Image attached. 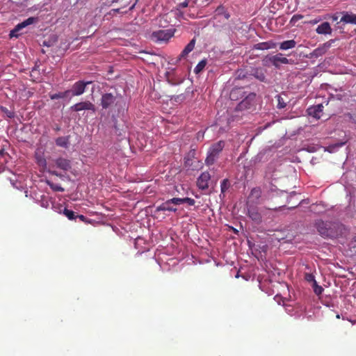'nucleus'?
I'll return each instance as SVG.
<instances>
[{
  "label": "nucleus",
  "instance_id": "f257e3e1",
  "mask_svg": "<svg viewBox=\"0 0 356 356\" xmlns=\"http://www.w3.org/2000/svg\"><path fill=\"white\" fill-rule=\"evenodd\" d=\"M314 226L321 236L324 238H335L341 236L344 227L337 222L317 220Z\"/></svg>",
  "mask_w": 356,
  "mask_h": 356
},
{
  "label": "nucleus",
  "instance_id": "f03ea898",
  "mask_svg": "<svg viewBox=\"0 0 356 356\" xmlns=\"http://www.w3.org/2000/svg\"><path fill=\"white\" fill-rule=\"evenodd\" d=\"M224 147L225 142L223 140H220L216 143H213L208 151L207 156L205 159V163L207 165H213L216 160L218 158Z\"/></svg>",
  "mask_w": 356,
  "mask_h": 356
},
{
  "label": "nucleus",
  "instance_id": "7ed1b4c3",
  "mask_svg": "<svg viewBox=\"0 0 356 356\" xmlns=\"http://www.w3.org/2000/svg\"><path fill=\"white\" fill-rule=\"evenodd\" d=\"M255 97V93H248L245 95L243 100L238 104L236 107V110L242 111L250 108L254 105Z\"/></svg>",
  "mask_w": 356,
  "mask_h": 356
},
{
  "label": "nucleus",
  "instance_id": "20e7f679",
  "mask_svg": "<svg viewBox=\"0 0 356 356\" xmlns=\"http://www.w3.org/2000/svg\"><path fill=\"white\" fill-rule=\"evenodd\" d=\"M173 35L174 32L171 30H159L152 33V38L156 42H165L169 40Z\"/></svg>",
  "mask_w": 356,
  "mask_h": 356
},
{
  "label": "nucleus",
  "instance_id": "39448f33",
  "mask_svg": "<svg viewBox=\"0 0 356 356\" xmlns=\"http://www.w3.org/2000/svg\"><path fill=\"white\" fill-rule=\"evenodd\" d=\"M37 22H38L37 17H29L28 19H25L24 21L22 22L21 23H19L18 24H17L15 26V29L10 31V36L11 38L12 37H17L19 35L18 32L21 29H22L31 24H33Z\"/></svg>",
  "mask_w": 356,
  "mask_h": 356
},
{
  "label": "nucleus",
  "instance_id": "423d86ee",
  "mask_svg": "<svg viewBox=\"0 0 356 356\" xmlns=\"http://www.w3.org/2000/svg\"><path fill=\"white\" fill-rule=\"evenodd\" d=\"M92 83V81H78L73 84L72 89L71 90H70V92H72V95L73 96L81 95L82 94L84 93L86 86L89 84H91Z\"/></svg>",
  "mask_w": 356,
  "mask_h": 356
},
{
  "label": "nucleus",
  "instance_id": "0eeeda50",
  "mask_svg": "<svg viewBox=\"0 0 356 356\" xmlns=\"http://www.w3.org/2000/svg\"><path fill=\"white\" fill-rule=\"evenodd\" d=\"M117 97L112 93H105L101 98V106L103 108L107 109L113 106L116 102Z\"/></svg>",
  "mask_w": 356,
  "mask_h": 356
},
{
  "label": "nucleus",
  "instance_id": "6e6552de",
  "mask_svg": "<svg viewBox=\"0 0 356 356\" xmlns=\"http://www.w3.org/2000/svg\"><path fill=\"white\" fill-rule=\"evenodd\" d=\"M71 109L76 112L81 111L83 110L92 111L93 112H95L96 110L95 105L89 101L76 103L71 106Z\"/></svg>",
  "mask_w": 356,
  "mask_h": 356
},
{
  "label": "nucleus",
  "instance_id": "1a4fd4ad",
  "mask_svg": "<svg viewBox=\"0 0 356 356\" xmlns=\"http://www.w3.org/2000/svg\"><path fill=\"white\" fill-rule=\"evenodd\" d=\"M334 42V40H330L323 43V44L320 45L318 47H317L312 51V56L317 58L325 54L327 52V51L331 47L332 44Z\"/></svg>",
  "mask_w": 356,
  "mask_h": 356
},
{
  "label": "nucleus",
  "instance_id": "9d476101",
  "mask_svg": "<svg viewBox=\"0 0 356 356\" xmlns=\"http://www.w3.org/2000/svg\"><path fill=\"white\" fill-rule=\"evenodd\" d=\"M54 162L58 168L64 172L70 170L72 168L71 161L63 157H58L54 159Z\"/></svg>",
  "mask_w": 356,
  "mask_h": 356
},
{
  "label": "nucleus",
  "instance_id": "9b49d317",
  "mask_svg": "<svg viewBox=\"0 0 356 356\" xmlns=\"http://www.w3.org/2000/svg\"><path fill=\"white\" fill-rule=\"evenodd\" d=\"M211 179V175L208 172H202L197 178V186L201 190L207 189L209 187V181Z\"/></svg>",
  "mask_w": 356,
  "mask_h": 356
},
{
  "label": "nucleus",
  "instance_id": "f8f14e48",
  "mask_svg": "<svg viewBox=\"0 0 356 356\" xmlns=\"http://www.w3.org/2000/svg\"><path fill=\"white\" fill-rule=\"evenodd\" d=\"M248 216L256 223L261 222V215L257 207H253L248 203Z\"/></svg>",
  "mask_w": 356,
  "mask_h": 356
},
{
  "label": "nucleus",
  "instance_id": "ddd939ff",
  "mask_svg": "<svg viewBox=\"0 0 356 356\" xmlns=\"http://www.w3.org/2000/svg\"><path fill=\"white\" fill-rule=\"evenodd\" d=\"M266 70L262 67H255L252 70L251 74L261 82H266Z\"/></svg>",
  "mask_w": 356,
  "mask_h": 356
},
{
  "label": "nucleus",
  "instance_id": "4468645a",
  "mask_svg": "<svg viewBox=\"0 0 356 356\" xmlns=\"http://www.w3.org/2000/svg\"><path fill=\"white\" fill-rule=\"evenodd\" d=\"M323 106L321 104L311 106L308 108V114L316 119H320L322 116Z\"/></svg>",
  "mask_w": 356,
  "mask_h": 356
},
{
  "label": "nucleus",
  "instance_id": "2eb2a0df",
  "mask_svg": "<svg viewBox=\"0 0 356 356\" xmlns=\"http://www.w3.org/2000/svg\"><path fill=\"white\" fill-rule=\"evenodd\" d=\"M277 47V43L269 40L267 42H262L257 44H254L252 49L257 50H267L270 49H274Z\"/></svg>",
  "mask_w": 356,
  "mask_h": 356
},
{
  "label": "nucleus",
  "instance_id": "dca6fc26",
  "mask_svg": "<svg viewBox=\"0 0 356 356\" xmlns=\"http://www.w3.org/2000/svg\"><path fill=\"white\" fill-rule=\"evenodd\" d=\"M340 22L345 24H356V15L353 13L343 12Z\"/></svg>",
  "mask_w": 356,
  "mask_h": 356
},
{
  "label": "nucleus",
  "instance_id": "f3484780",
  "mask_svg": "<svg viewBox=\"0 0 356 356\" xmlns=\"http://www.w3.org/2000/svg\"><path fill=\"white\" fill-rule=\"evenodd\" d=\"M246 92L244 91L243 88H234L230 92V99L234 101L238 100L243 98Z\"/></svg>",
  "mask_w": 356,
  "mask_h": 356
},
{
  "label": "nucleus",
  "instance_id": "a211bd4d",
  "mask_svg": "<svg viewBox=\"0 0 356 356\" xmlns=\"http://www.w3.org/2000/svg\"><path fill=\"white\" fill-rule=\"evenodd\" d=\"M273 66L276 68H280L281 64H290L291 60L286 57H283L282 54L274 55Z\"/></svg>",
  "mask_w": 356,
  "mask_h": 356
},
{
  "label": "nucleus",
  "instance_id": "6ab92c4d",
  "mask_svg": "<svg viewBox=\"0 0 356 356\" xmlns=\"http://www.w3.org/2000/svg\"><path fill=\"white\" fill-rule=\"evenodd\" d=\"M261 189L259 187H254L252 188L248 196V202L252 201L257 203L258 200L261 197ZM249 204V202H248Z\"/></svg>",
  "mask_w": 356,
  "mask_h": 356
},
{
  "label": "nucleus",
  "instance_id": "aec40b11",
  "mask_svg": "<svg viewBox=\"0 0 356 356\" xmlns=\"http://www.w3.org/2000/svg\"><path fill=\"white\" fill-rule=\"evenodd\" d=\"M172 203L170 202V200H167L166 202L162 203L161 205L158 206L156 208V212L158 211H177V208L172 206Z\"/></svg>",
  "mask_w": 356,
  "mask_h": 356
},
{
  "label": "nucleus",
  "instance_id": "412c9836",
  "mask_svg": "<svg viewBox=\"0 0 356 356\" xmlns=\"http://www.w3.org/2000/svg\"><path fill=\"white\" fill-rule=\"evenodd\" d=\"M195 42V38H193L180 54L179 59L186 58L188 54L194 49Z\"/></svg>",
  "mask_w": 356,
  "mask_h": 356
},
{
  "label": "nucleus",
  "instance_id": "4be33fe9",
  "mask_svg": "<svg viewBox=\"0 0 356 356\" xmlns=\"http://www.w3.org/2000/svg\"><path fill=\"white\" fill-rule=\"evenodd\" d=\"M318 34H331L332 29L330 24L327 22H323L316 29Z\"/></svg>",
  "mask_w": 356,
  "mask_h": 356
},
{
  "label": "nucleus",
  "instance_id": "5701e85b",
  "mask_svg": "<svg viewBox=\"0 0 356 356\" xmlns=\"http://www.w3.org/2000/svg\"><path fill=\"white\" fill-rule=\"evenodd\" d=\"M296 42L294 40H286L280 44V49L288 50L296 47Z\"/></svg>",
  "mask_w": 356,
  "mask_h": 356
},
{
  "label": "nucleus",
  "instance_id": "b1692460",
  "mask_svg": "<svg viewBox=\"0 0 356 356\" xmlns=\"http://www.w3.org/2000/svg\"><path fill=\"white\" fill-rule=\"evenodd\" d=\"M56 144L58 147H67L69 144V137L68 136H62L58 137L56 139Z\"/></svg>",
  "mask_w": 356,
  "mask_h": 356
},
{
  "label": "nucleus",
  "instance_id": "393cba45",
  "mask_svg": "<svg viewBox=\"0 0 356 356\" xmlns=\"http://www.w3.org/2000/svg\"><path fill=\"white\" fill-rule=\"evenodd\" d=\"M70 92V90H66L63 92H58L54 94H50L49 97L51 99H63L65 98L67 94Z\"/></svg>",
  "mask_w": 356,
  "mask_h": 356
},
{
  "label": "nucleus",
  "instance_id": "a878e982",
  "mask_svg": "<svg viewBox=\"0 0 356 356\" xmlns=\"http://www.w3.org/2000/svg\"><path fill=\"white\" fill-rule=\"evenodd\" d=\"M230 187V182L228 179H225L221 181L220 191L221 193L224 194Z\"/></svg>",
  "mask_w": 356,
  "mask_h": 356
},
{
  "label": "nucleus",
  "instance_id": "bb28decb",
  "mask_svg": "<svg viewBox=\"0 0 356 356\" xmlns=\"http://www.w3.org/2000/svg\"><path fill=\"white\" fill-rule=\"evenodd\" d=\"M206 65H207V60H202L195 66V67L194 69V72L195 74H199L200 72H202L204 70V68L205 67Z\"/></svg>",
  "mask_w": 356,
  "mask_h": 356
},
{
  "label": "nucleus",
  "instance_id": "cd10ccee",
  "mask_svg": "<svg viewBox=\"0 0 356 356\" xmlns=\"http://www.w3.org/2000/svg\"><path fill=\"white\" fill-rule=\"evenodd\" d=\"M47 184L54 191L63 192L65 191V189L61 186L54 184L50 181H47Z\"/></svg>",
  "mask_w": 356,
  "mask_h": 356
},
{
  "label": "nucleus",
  "instance_id": "c85d7f7f",
  "mask_svg": "<svg viewBox=\"0 0 356 356\" xmlns=\"http://www.w3.org/2000/svg\"><path fill=\"white\" fill-rule=\"evenodd\" d=\"M35 159L36 162L39 166L42 167L43 168H45L47 167V161L43 156L37 155Z\"/></svg>",
  "mask_w": 356,
  "mask_h": 356
},
{
  "label": "nucleus",
  "instance_id": "c756f323",
  "mask_svg": "<svg viewBox=\"0 0 356 356\" xmlns=\"http://www.w3.org/2000/svg\"><path fill=\"white\" fill-rule=\"evenodd\" d=\"M63 213L69 219V220H75L76 215L73 211L69 210L67 208H65Z\"/></svg>",
  "mask_w": 356,
  "mask_h": 356
},
{
  "label": "nucleus",
  "instance_id": "7c9ffc66",
  "mask_svg": "<svg viewBox=\"0 0 356 356\" xmlns=\"http://www.w3.org/2000/svg\"><path fill=\"white\" fill-rule=\"evenodd\" d=\"M273 58H274V56L268 55V56H265L262 60L263 64L266 66L270 65H273V60H274Z\"/></svg>",
  "mask_w": 356,
  "mask_h": 356
},
{
  "label": "nucleus",
  "instance_id": "2f4dec72",
  "mask_svg": "<svg viewBox=\"0 0 356 356\" xmlns=\"http://www.w3.org/2000/svg\"><path fill=\"white\" fill-rule=\"evenodd\" d=\"M346 143V142H342V143H335V144H333V145H331L330 146H328L327 147V151L330 152H334L337 148L339 147H342L343 145H344Z\"/></svg>",
  "mask_w": 356,
  "mask_h": 356
},
{
  "label": "nucleus",
  "instance_id": "473e14b6",
  "mask_svg": "<svg viewBox=\"0 0 356 356\" xmlns=\"http://www.w3.org/2000/svg\"><path fill=\"white\" fill-rule=\"evenodd\" d=\"M276 98L277 100V108L280 109L285 108L286 106V104L284 102V99L282 97V96L280 95H277L276 96Z\"/></svg>",
  "mask_w": 356,
  "mask_h": 356
},
{
  "label": "nucleus",
  "instance_id": "72a5a7b5",
  "mask_svg": "<svg viewBox=\"0 0 356 356\" xmlns=\"http://www.w3.org/2000/svg\"><path fill=\"white\" fill-rule=\"evenodd\" d=\"M312 287L314 289V292L318 296L321 295L323 291V287L321 286L318 285L316 282L312 284Z\"/></svg>",
  "mask_w": 356,
  "mask_h": 356
},
{
  "label": "nucleus",
  "instance_id": "f704fd0d",
  "mask_svg": "<svg viewBox=\"0 0 356 356\" xmlns=\"http://www.w3.org/2000/svg\"><path fill=\"white\" fill-rule=\"evenodd\" d=\"M305 280L308 282L312 283V284L316 282V280L314 275L312 273H305L304 275Z\"/></svg>",
  "mask_w": 356,
  "mask_h": 356
},
{
  "label": "nucleus",
  "instance_id": "c9c22d12",
  "mask_svg": "<svg viewBox=\"0 0 356 356\" xmlns=\"http://www.w3.org/2000/svg\"><path fill=\"white\" fill-rule=\"evenodd\" d=\"M186 99V97L184 94H180L178 95H174L171 97V100H173L176 102H181Z\"/></svg>",
  "mask_w": 356,
  "mask_h": 356
},
{
  "label": "nucleus",
  "instance_id": "e433bc0d",
  "mask_svg": "<svg viewBox=\"0 0 356 356\" xmlns=\"http://www.w3.org/2000/svg\"><path fill=\"white\" fill-rule=\"evenodd\" d=\"M170 202L175 205H179L181 204H184V198L173 197L170 199Z\"/></svg>",
  "mask_w": 356,
  "mask_h": 356
},
{
  "label": "nucleus",
  "instance_id": "4c0bfd02",
  "mask_svg": "<svg viewBox=\"0 0 356 356\" xmlns=\"http://www.w3.org/2000/svg\"><path fill=\"white\" fill-rule=\"evenodd\" d=\"M184 203H187L190 206H193L195 203V200L190 197H184Z\"/></svg>",
  "mask_w": 356,
  "mask_h": 356
},
{
  "label": "nucleus",
  "instance_id": "58836bf2",
  "mask_svg": "<svg viewBox=\"0 0 356 356\" xmlns=\"http://www.w3.org/2000/svg\"><path fill=\"white\" fill-rule=\"evenodd\" d=\"M303 17L302 15H295L292 17L291 19V23H296L297 21H298L299 19H301Z\"/></svg>",
  "mask_w": 356,
  "mask_h": 356
},
{
  "label": "nucleus",
  "instance_id": "ea45409f",
  "mask_svg": "<svg viewBox=\"0 0 356 356\" xmlns=\"http://www.w3.org/2000/svg\"><path fill=\"white\" fill-rule=\"evenodd\" d=\"M188 3H189V1L188 0H186L184 2L180 3L179 4H178L177 7H178V8H186L188 6Z\"/></svg>",
  "mask_w": 356,
  "mask_h": 356
},
{
  "label": "nucleus",
  "instance_id": "a19ab883",
  "mask_svg": "<svg viewBox=\"0 0 356 356\" xmlns=\"http://www.w3.org/2000/svg\"><path fill=\"white\" fill-rule=\"evenodd\" d=\"M48 172H49L51 175H55V176H56V177H63V175H62L60 173H59L58 171H56V170H48Z\"/></svg>",
  "mask_w": 356,
  "mask_h": 356
},
{
  "label": "nucleus",
  "instance_id": "79ce46f5",
  "mask_svg": "<svg viewBox=\"0 0 356 356\" xmlns=\"http://www.w3.org/2000/svg\"><path fill=\"white\" fill-rule=\"evenodd\" d=\"M114 128L115 129V134L118 136H121L122 134V130L118 127V124L115 123Z\"/></svg>",
  "mask_w": 356,
  "mask_h": 356
},
{
  "label": "nucleus",
  "instance_id": "37998d69",
  "mask_svg": "<svg viewBox=\"0 0 356 356\" xmlns=\"http://www.w3.org/2000/svg\"><path fill=\"white\" fill-rule=\"evenodd\" d=\"M347 115L348 116L350 120H351L353 122L356 123V113L353 114L348 113L347 114Z\"/></svg>",
  "mask_w": 356,
  "mask_h": 356
},
{
  "label": "nucleus",
  "instance_id": "c03bdc74",
  "mask_svg": "<svg viewBox=\"0 0 356 356\" xmlns=\"http://www.w3.org/2000/svg\"><path fill=\"white\" fill-rule=\"evenodd\" d=\"M78 218L80 220L83 221V222H86L87 221V218L86 216H84L83 215H76V218Z\"/></svg>",
  "mask_w": 356,
  "mask_h": 356
},
{
  "label": "nucleus",
  "instance_id": "a18cd8bd",
  "mask_svg": "<svg viewBox=\"0 0 356 356\" xmlns=\"http://www.w3.org/2000/svg\"><path fill=\"white\" fill-rule=\"evenodd\" d=\"M222 10H223V8H222L221 6H219L216 8V13H217V15H220L222 13Z\"/></svg>",
  "mask_w": 356,
  "mask_h": 356
},
{
  "label": "nucleus",
  "instance_id": "49530a36",
  "mask_svg": "<svg viewBox=\"0 0 356 356\" xmlns=\"http://www.w3.org/2000/svg\"><path fill=\"white\" fill-rule=\"evenodd\" d=\"M6 154L5 150L3 149H0V156H3Z\"/></svg>",
  "mask_w": 356,
  "mask_h": 356
},
{
  "label": "nucleus",
  "instance_id": "de8ad7c7",
  "mask_svg": "<svg viewBox=\"0 0 356 356\" xmlns=\"http://www.w3.org/2000/svg\"><path fill=\"white\" fill-rule=\"evenodd\" d=\"M42 206L47 208L49 206L48 202H46V203H42Z\"/></svg>",
  "mask_w": 356,
  "mask_h": 356
},
{
  "label": "nucleus",
  "instance_id": "09e8293b",
  "mask_svg": "<svg viewBox=\"0 0 356 356\" xmlns=\"http://www.w3.org/2000/svg\"><path fill=\"white\" fill-rule=\"evenodd\" d=\"M120 8H116V9H113L112 11L115 12V13H120Z\"/></svg>",
  "mask_w": 356,
  "mask_h": 356
},
{
  "label": "nucleus",
  "instance_id": "8fccbe9b",
  "mask_svg": "<svg viewBox=\"0 0 356 356\" xmlns=\"http://www.w3.org/2000/svg\"><path fill=\"white\" fill-rule=\"evenodd\" d=\"M119 0H112L111 3H115V2H118Z\"/></svg>",
  "mask_w": 356,
  "mask_h": 356
},
{
  "label": "nucleus",
  "instance_id": "3c124183",
  "mask_svg": "<svg viewBox=\"0 0 356 356\" xmlns=\"http://www.w3.org/2000/svg\"><path fill=\"white\" fill-rule=\"evenodd\" d=\"M225 16L226 19H228V17H229V15L228 14H226Z\"/></svg>",
  "mask_w": 356,
  "mask_h": 356
},
{
  "label": "nucleus",
  "instance_id": "603ef678",
  "mask_svg": "<svg viewBox=\"0 0 356 356\" xmlns=\"http://www.w3.org/2000/svg\"><path fill=\"white\" fill-rule=\"evenodd\" d=\"M337 17H333V20H337Z\"/></svg>",
  "mask_w": 356,
  "mask_h": 356
}]
</instances>
